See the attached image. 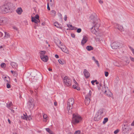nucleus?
<instances>
[{
    "instance_id": "1",
    "label": "nucleus",
    "mask_w": 134,
    "mask_h": 134,
    "mask_svg": "<svg viewBox=\"0 0 134 134\" xmlns=\"http://www.w3.org/2000/svg\"><path fill=\"white\" fill-rule=\"evenodd\" d=\"M90 21L93 23L94 26L91 28V32L93 34L96 35L98 34L99 31L98 29L99 27V24L97 22V20L96 18L93 15H91L90 17Z\"/></svg>"
},
{
    "instance_id": "2",
    "label": "nucleus",
    "mask_w": 134,
    "mask_h": 134,
    "mask_svg": "<svg viewBox=\"0 0 134 134\" xmlns=\"http://www.w3.org/2000/svg\"><path fill=\"white\" fill-rule=\"evenodd\" d=\"M82 120L81 117L77 114H73L72 122L74 124L79 123Z\"/></svg>"
},
{
    "instance_id": "3",
    "label": "nucleus",
    "mask_w": 134,
    "mask_h": 134,
    "mask_svg": "<svg viewBox=\"0 0 134 134\" xmlns=\"http://www.w3.org/2000/svg\"><path fill=\"white\" fill-rule=\"evenodd\" d=\"M7 13L9 12L12 10L13 8V4L9 2L5 3L4 4Z\"/></svg>"
},
{
    "instance_id": "4",
    "label": "nucleus",
    "mask_w": 134,
    "mask_h": 134,
    "mask_svg": "<svg viewBox=\"0 0 134 134\" xmlns=\"http://www.w3.org/2000/svg\"><path fill=\"white\" fill-rule=\"evenodd\" d=\"M58 43H56L59 47L61 49L62 51L65 52L67 53L68 51L66 47L65 46H63L62 45L61 42L60 40H59L58 41Z\"/></svg>"
},
{
    "instance_id": "5",
    "label": "nucleus",
    "mask_w": 134,
    "mask_h": 134,
    "mask_svg": "<svg viewBox=\"0 0 134 134\" xmlns=\"http://www.w3.org/2000/svg\"><path fill=\"white\" fill-rule=\"evenodd\" d=\"M64 81L65 85L68 86H69L71 85V81L69 77L65 76L64 79Z\"/></svg>"
},
{
    "instance_id": "6",
    "label": "nucleus",
    "mask_w": 134,
    "mask_h": 134,
    "mask_svg": "<svg viewBox=\"0 0 134 134\" xmlns=\"http://www.w3.org/2000/svg\"><path fill=\"white\" fill-rule=\"evenodd\" d=\"M34 99L31 98H30L27 103L28 107L29 109H32L34 106Z\"/></svg>"
},
{
    "instance_id": "7",
    "label": "nucleus",
    "mask_w": 134,
    "mask_h": 134,
    "mask_svg": "<svg viewBox=\"0 0 134 134\" xmlns=\"http://www.w3.org/2000/svg\"><path fill=\"white\" fill-rule=\"evenodd\" d=\"M97 36V40L99 41H103V36L104 35L103 32L99 31L98 32V34L96 35Z\"/></svg>"
},
{
    "instance_id": "8",
    "label": "nucleus",
    "mask_w": 134,
    "mask_h": 134,
    "mask_svg": "<svg viewBox=\"0 0 134 134\" xmlns=\"http://www.w3.org/2000/svg\"><path fill=\"white\" fill-rule=\"evenodd\" d=\"M74 102V100L73 98L69 99L68 101L67 107H69V108H72L73 107V105Z\"/></svg>"
},
{
    "instance_id": "9",
    "label": "nucleus",
    "mask_w": 134,
    "mask_h": 134,
    "mask_svg": "<svg viewBox=\"0 0 134 134\" xmlns=\"http://www.w3.org/2000/svg\"><path fill=\"white\" fill-rule=\"evenodd\" d=\"M119 43L118 41H115L111 44V46L113 49H116L119 47Z\"/></svg>"
},
{
    "instance_id": "10",
    "label": "nucleus",
    "mask_w": 134,
    "mask_h": 134,
    "mask_svg": "<svg viewBox=\"0 0 134 134\" xmlns=\"http://www.w3.org/2000/svg\"><path fill=\"white\" fill-rule=\"evenodd\" d=\"M0 13L4 14L7 13L4 4L0 7Z\"/></svg>"
},
{
    "instance_id": "11",
    "label": "nucleus",
    "mask_w": 134,
    "mask_h": 134,
    "mask_svg": "<svg viewBox=\"0 0 134 134\" xmlns=\"http://www.w3.org/2000/svg\"><path fill=\"white\" fill-rule=\"evenodd\" d=\"M102 117L99 114L97 113L94 116V120L95 121H98Z\"/></svg>"
},
{
    "instance_id": "12",
    "label": "nucleus",
    "mask_w": 134,
    "mask_h": 134,
    "mask_svg": "<svg viewBox=\"0 0 134 134\" xmlns=\"http://www.w3.org/2000/svg\"><path fill=\"white\" fill-rule=\"evenodd\" d=\"M83 74L87 78H88L90 76V74L89 72L86 69L84 70Z\"/></svg>"
},
{
    "instance_id": "13",
    "label": "nucleus",
    "mask_w": 134,
    "mask_h": 134,
    "mask_svg": "<svg viewBox=\"0 0 134 134\" xmlns=\"http://www.w3.org/2000/svg\"><path fill=\"white\" fill-rule=\"evenodd\" d=\"M90 98L88 97L87 96H86L85 100V104L86 105H88L90 103Z\"/></svg>"
},
{
    "instance_id": "14",
    "label": "nucleus",
    "mask_w": 134,
    "mask_h": 134,
    "mask_svg": "<svg viewBox=\"0 0 134 134\" xmlns=\"http://www.w3.org/2000/svg\"><path fill=\"white\" fill-rule=\"evenodd\" d=\"M87 41V37L86 36L84 37L81 42V44L82 45H83L86 43Z\"/></svg>"
},
{
    "instance_id": "15",
    "label": "nucleus",
    "mask_w": 134,
    "mask_h": 134,
    "mask_svg": "<svg viewBox=\"0 0 134 134\" xmlns=\"http://www.w3.org/2000/svg\"><path fill=\"white\" fill-rule=\"evenodd\" d=\"M4 80L6 83H10V80L9 77L8 76H5L4 77Z\"/></svg>"
},
{
    "instance_id": "16",
    "label": "nucleus",
    "mask_w": 134,
    "mask_h": 134,
    "mask_svg": "<svg viewBox=\"0 0 134 134\" xmlns=\"http://www.w3.org/2000/svg\"><path fill=\"white\" fill-rule=\"evenodd\" d=\"M5 24V19L2 17H0V25H3Z\"/></svg>"
},
{
    "instance_id": "17",
    "label": "nucleus",
    "mask_w": 134,
    "mask_h": 134,
    "mask_svg": "<svg viewBox=\"0 0 134 134\" xmlns=\"http://www.w3.org/2000/svg\"><path fill=\"white\" fill-rule=\"evenodd\" d=\"M117 25L118 26V29L121 32L124 31V29L122 26L119 24H117Z\"/></svg>"
},
{
    "instance_id": "18",
    "label": "nucleus",
    "mask_w": 134,
    "mask_h": 134,
    "mask_svg": "<svg viewBox=\"0 0 134 134\" xmlns=\"http://www.w3.org/2000/svg\"><path fill=\"white\" fill-rule=\"evenodd\" d=\"M36 76H37V78L38 79L39 77L41 76V74L39 72H35L34 73V75L33 76L34 77H36Z\"/></svg>"
},
{
    "instance_id": "19",
    "label": "nucleus",
    "mask_w": 134,
    "mask_h": 134,
    "mask_svg": "<svg viewBox=\"0 0 134 134\" xmlns=\"http://www.w3.org/2000/svg\"><path fill=\"white\" fill-rule=\"evenodd\" d=\"M104 111V109H100L97 113L99 114L100 116L101 117H102V114Z\"/></svg>"
},
{
    "instance_id": "20",
    "label": "nucleus",
    "mask_w": 134,
    "mask_h": 134,
    "mask_svg": "<svg viewBox=\"0 0 134 134\" xmlns=\"http://www.w3.org/2000/svg\"><path fill=\"white\" fill-rule=\"evenodd\" d=\"M23 11L22 9V8L20 7L18 8H17V9L16 10V12L17 13L19 14H21Z\"/></svg>"
},
{
    "instance_id": "21",
    "label": "nucleus",
    "mask_w": 134,
    "mask_h": 134,
    "mask_svg": "<svg viewBox=\"0 0 134 134\" xmlns=\"http://www.w3.org/2000/svg\"><path fill=\"white\" fill-rule=\"evenodd\" d=\"M124 61L126 62L125 65H126L129 63L130 61L127 57H125L124 58Z\"/></svg>"
},
{
    "instance_id": "22",
    "label": "nucleus",
    "mask_w": 134,
    "mask_h": 134,
    "mask_svg": "<svg viewBox=\"0 0 134 134\" xmlns=\"http://www.w3.org/2000/svg\"><path fill=\"white\" fill-rule=\"evenodd\" d=\"M42 60L44 62H46L48 59V57L47 55H46L42 57L41 58Z\"/></svg>"
},
{
    "instance_id": "23",
    "label": "nucleus",
    "mask_w": 134,
    "mask_h": 134,
    "mask_svg": "<svg viewBox=\"0 0 134 134\" xmlns=\"http://www.w3.org/2000/svg\"><path fill=\"white\" fill-rule=\"evenodd\" d=\"M10 65L12 67L16 68H18V65L15 62H12L11 64Z\"/></svg>"
},
{
    "instance_id": "24",
    "label": "nucleus",
    "mask_w": 134,
    "mask_h": 134,
    "mask_svg": "<svg viewBox=\"0 0 134 134\" xmlns=\"http://www.w3.org/2000/svg\"><path fill=\"white\" fill-rule=\"evenodd\" d=\"M46 53V51H41L40 52V57L41 58L45 56V54Z\"/></svg>"
},
{
    "instance_id": "25",
    "label": "nucleus",
    "mask_w": 134,
    "mask_h": 134,
    "mask_svg": "<svg viewBox=\"0 0 134 134\" xmlns=\"http://www.w3.org/2000/svg\"><path fill=\"white\" fill-rule=\"evenodd\" d=\"M54 25L57 28L62 29V27L61 24H59L57 22H55L54 23Z\"/></svg>"
},
{
    "instance_id": "26",
    "label": "nucleus",
    "mask_w": 134,
    "mask_h": 134,
    "mask_svg": "<svg viewBox=\"0 0 134 134\" xmlns=\"http://www.w3.org/2000/svg\"><path fill=\"white\" fill-rule=\"evenodd\" d=\"M105 94H106L109 97H111L112 95V93L108 89L107 90L106 93Z\"/></svg>"
},
{
    "instance_id": "27",
    "label": "nucleus",
    "mask_w": 134,
    "mask_h": 134,
    "mask_svg": "<svg viewBox=\"0 0 134 134\" xmlns=\"http://www.w3.org/2000/svg\"><path fill=\"white\" fill-rule=\"evenodd\" d=\"M56 12L54 10H52L51 11V15L52 16L54 17L56 15Z\"/></svg>"
},
{
    "instance_id": "28",
    "label": "nucleus",
    "mask_w": 134,
    "mask_h": 134,
    "mask_svg": "<svg viewBox=\"0 0 134 134\" xmlns=\"http://www.w3.org/2000/svg\"><path fill=\"white\" fill-rule=\"evenodd\" d=\"M69 107H67V109L68 110V113L69 115H71L72 114V108H69Z\"/></svg>"
},
{
    "instance_id": "29",
    "label": "nucleus",
    "mask_w": 134,
    "mask_h": 134,
    "mask_svg": "<svg viewBox=\"0 0 134 134\" xmlns=\"http://www.w3.org/2000/svg\"><path fill=\"white\" fill-rule=\"evenodd\" d=\"M59 63L62 64H65L66 63L65 61L63 59H60L58 60Z\"/></svg>"
},
{
    "instance_id": "30",
    "label": "nucleus",
    "mask_w": 134,
    "mask_h": 134,
    "mask_svg": "<svg viewBox=\"0 0 134 134\" xmlns=\"http://www.w3.org/2000/svg\"><path fill=\"white\" fill-rule=\"evenodd\" d=\"M86 49L88 51H90L93 49V47L91 46H87L86 47Z\"/></svg>"
},
{
    "instance_id": "31",
    "label": "nucleus",
    "mask_w": 134,
    "mask_h": 134,
    "mask_svg": "<svg viewBox=\"0 0 134 134\" xmlns=\"http://www.w3.org/2000/svg\"><path fill=\"white\" fill-rule=\"evenodd\" d=\"M23 115L24 116H21V118L23 119L27 120V115L25 113V114H24Z\"/></svg>"
},
{
    "instance_id": "32",
    "label": "nucleus",
    "mask_w": 134,
    "mask_h": 134,
    "mask_svg": "<svg viewBox=\"0 0 134 134\" xmlns=\"http://www.w3.org/2000/svg\"><path fill=\"white\" fill-rule=\"evenodd\" d=\"M46 131L48 132L50 134H54V133L53 132L50 130V129L48 128H47L46 129Z\"/></svg>"
},
{
    "instance_id": "33",
    "label": "nucleus",
    "mask_w": 134,
    "mask_h": 134,
    "mask_svg": "<svg viewBox=\"0 0 134 134\" xmlns=\"http://www.w3.org/2000/svg\"><path fill=\"white\" fill-rule=\"evenodd\" d=\"M108 89V87H104V88H102V92H104V94H106L107 90Z\"/></svg>"
},
{
    "instance_id": "34",
    "label": "nucleus",
    "mask_w": 134,
    "mask_h": 134,
    "mask_svg": "<svg viewBox=\"0 0 134 134\" xmlns=\"http://www.w3.org/2000/svg\"><path fill=\"white\" fill-rule=\"evenodd\" d=\"M113 64L115 66L119 67L121 66V65L119 64V63L115 61L114 62H113Z\"/></svg>"
},
{
    "instance_id": "35",
    "label": "nucleus",
    "mask_w": 134,
    "mask_h": 134,
    "mask_svg": "<svg viewBox=\"0 0 134 134\" xmlns=\"http://www.w3.org/2000/svg\"><path fill=\"white\" fill-rule=\"evenodd\" d=\"M5 36H4V38H5V37H7V38L8 37H9L10 36V35L7 32H5Z\"/></svg>"
},
{
    "instance_id": "36",
    "label": "nucleus",
    "mask_w": 134,
    "mask_h": 134,
    "mask_svg": "<svg viewBox=\"0 0 134 134\" xmlns=\"http://www.w3.org/2000/svg\"><path fill=\"white\" fill-rule=\"evenodd\" d=\"M11 72L14 76L16 77L17 76L18 74L17 72L12 70H11Z\"/></svg>"
},
{
    "instance_id": "37",
    "label": "nucleus",
    "mask_w": 134,
    "mask_h": 134,
    "mask_svg": "<svg viewBox=\"0 0 134 134\" xmlns=\"http://www.w3.org/2000/svg\"><path fill=\"white\" fill-rule=\"evenodd\" d=\"M130 58L131 61L134 62V54L130 56Z\"/></svg>"
},
{
    "instance_id": "38",
    "label": "nucleus",
    "mask_w": 134,
    "mask_h": 134,
    "mask_svg": "<svg viewBox=\"0 0 134 134\" xmlns=\"http://www.w3.org/2000/svg\"><path fill=\"white\" fill-rule=\"evenodd\" d=\"M43 118L44 119V121L45 122H46L47 120V115L46 114H44L43 115Z\"/></svg>"
},
{
    "instance_id": "39",
    "label": "nucleus",
    "mask_w": 134,
    "mask_h": 134,
    "mask_svg": "<svg viewBox=\"0 0 134 134\" xmlns=\"http://www.w3.org/2000/svg\"><path fill=\"white\" fill-rule=\"evenodd\" d=\"M37 20L34 17H32V22H34L35 23H36Z\"/></svg>"
},
{
    "instance_id": "40",
    "label": "nucleus",
    "mask_w": 134,
    "mask_h": 134,
    "mask_svg": "<svg viewBox=\"0 0 134 134\" xmlns=\"http://www.w3.org/2000/svg\"><path fill=\"white\" fill-rule=\"evenodd\" d=\"M91 94L92 92L91 91H90L88 93L86 96H87L88 97L90 98Z\"/></svg>"
},
{
    "instance_id": "41",
    "label": "nucleus",
    "mask_w": 134,
    "mask_h": 134,
    "mask_svg": "<svg viewBox=\"0 0 134 134\" xmlns=\"http://www.w3.org/2000/svg\"><path fill=\"white\" fill-rule=\"evenodd\" d=\"M108 120V118H105L104 119V120L103 121V124H105L106 122H107Z\"/></svg>"
},
{
    "instance_id": "42",
    "label": "nucleus",
    "mask_w": 134,
    "mask_h": 134,
    "mask_svg": "<svg viewBox=\"0 0 134 134\" xmlns=\"http://www.w3.org/2000/svg\"><path fill=\"white\" fill-rule=\"evenodd\" d=\"M13 104L12 102H10L9 104H7V107L9 108Z\"/></svg>"
},
{
    "instance_id": "43",
    "label": "nucleus",
    "mask_w": 134,
    "mask_h": 134,
    "mask_svg": "<svg viewBox=\"0 0 134 134\" xmlns=\"http://www.w3.org/2000/svg\"><path fill=\"white\" fill-rule=\"evenodd\" d=\"M129 48H130V50L132 52L133 54H134V49L131 46H129Z\"/></svg>"
},
{
    "instance_id": "44",
    "label": "nucleus",
    "mask_w": 134,
    "mask_h": 134,
    "mask_svg": "<svg viewBox=\"0 0 134 134\" xmlns=\"http://www.w3.org/2000/svg\"><path fill=\"white\" fill-rule=\"evenodd\" d=\"M10 83H7V87L8 88H10Z\"/></svg>"
},
{
    "instance_id": "45",
    "label": "nucleus",
    "mask_w": 134,
    "mask_h": 134,
    "mask_svg": "<svg viewBox=\"0 0 134 134\" xmlns=\"http://www.w3.org/2000/svg\"><path fill=\"white\" fill-rule=\"evenodd\" d=\"M80 130H77L76 131L74 134H80Z\"/></svg>"
},
{
    "instance_id": "46",
    "label": "nucleus",
    "mask_w": 134,
    "mask_h": 134,
    "mask_svg": "<svg viewBox=\"0 0 134 134\" xmlns=\"http://www.w3.org/2000/svg\"><path fill=\"white\" fill-rule=\"evenodd\" d=\"M6 65V64L5 63H3L1 64V66L2 67H4Z\"/></svg>"
},
{
    "instance_id": "47",
    "label": "nucleus",
    "mask_w": 134,
    "mask_h": 134,
    "mask_svg": "<svg viewBox=\"0 0 134 134\" xmlns=\"http://www.w3.org/2000/svg\"><path fill=\"white\" fill-rule=\"evenodd\" d=\"M77 29V28L74 26H73L72 28H70V29L72 30H75Z\"/></svg>"
},
{
    "instance_id": "48",
    "label": "nucleus",
    "mask_w": 134,
    "mask_h": 134,
    "mask_svg": "<svg viewBox=\"0 0 134 134\" xmlns=\"http://www.w3.org/2000/svg\"><path fill=\"white\" fill-rule=\"evenodd\" d=\"M27 120H31L32 119L31 117L30 116H27Z\"/></svg>"
},
{
    "instance_id": "49",
    "label": "nucleus",
    "mask_w": 134,
    "mask_h": 134,
    "mask_svg": "<svg viewBox=\"0 0 134 134\" xmlns=\"http://www.w3.org/2000/svg\"><path fill=\"white\" fill-rule=\"evenodd\" d=\"M94 61L96 63V64L97 65V66L98 67H99V65L98 61L97 60H94Z\"/></svg>"
},
{
    "instance_id": "50",
    "label": "nucleus",
    "mask_w": 134,
    "mask_h": 134,
    "mask_svg": "<svg viewBox=\"0 0 134 134\" xmlns=\"http://www.w3.org/2000/svg\"><path fill=\"white\" fill-rule=\"evenodd\" d=\"M81 31V29L80 28L78 29L77 31V32L78 33H79Z\"/></svg>"
},
{
    "instance_id": "51",
    "label": "nucleus",
    "mask_w": 134,
    "mask_h": 134,
    "mask_svg": "<svg viewBox=\"0 0 134 134\" xmlns=\"http://www.w3.org/2000/svg\"><path fill=\"white\" fill-rule=\"evenodd\" d=\"M124 127H123V130H124V131L125 130H126L128 129L127 126H126V127H125V126H126L125 125H124Z\"/></svg>"
},
{
    "instance_id": "52",
    "label": "nucleus",
    "mask_w": 134,
    "mask_h": 134,
    "mask_svg": "<svg viewBox=\"0 0 134 134\" xmlns=\"http://www.w3.org/2000/svg\"><path fill=\"white\" fill-rule=\"evenodd\" d=\"M47 9L49 10H50V8L49 6V3L47 2Z\"/></svg>"
},
{
    "instance_id": "53",
    "label": "nucleus",
    "mask_w": 134,
    "mask_h": 134,
    "mask_svg": "<svg viewBox=\"0 0 134 134\" xmlns=\"http://www.w3.org/2000/svg\"><path fill=\"white\" fill-rule=\"evenodd\" d=\"M119 130H115L114 132V133L115 134H116L118 132H119Z\"/></svg>"
},
{
    "instance_id": "54",
    "label": "nucleus",
    "mask_w": 134,
    "mask_h": 134,
    "mask_svg": "<svg viewBox=\"0 0 134 134\" xmlns=\"http://www.w3.org/2000/svg\"><path fill=\"white\" fill-rule=\"evenodd\" d=\"M68 26L69 28L70 29V28H72L73 26L71 24H68Z\"/></svg>"
},
{
    "instance_id": "55",
    "label": "nucleus",
    "mask_w": 134,
    "mask_h": 134,
    "mask_svg": "<svg viewBox=\"0 0 134 134\" xmlns=\"http://www.w3.org/2000/svg\"><path fill=\"white\" fill-rule=\"evenodd\" d=\"M35 18L36 19H39V15L37 14L36 15Z\"/></svg>"
},
{
    "instance_id": "56",
    "label": "nucleus",
    "mask_w": 134,
    "mask_h": 134,
    "mask_svg": "<svg viewBox=\"0 0 134 134\" xmlns=\"http://www.w3.org/2000/svg\"><path fill=\"white\" fill-rule=\"evenodd\" d=\"M105 75L106 77H107L108 76L109 73L108 72H105Z\"/></svg>"
},
{
    "instance_id": "57",
    "label": "nucleus",
    "mask_w": 134,
    "mask_h": 134,
    "mask_svg": "<svg viewBox=\"0 0 134 134\" xmlns=\"http://www.w3.org/2000/svg\"><path fill=\"white\" fill-rule=\"evenodd\" d=\"M99 3L100 4H102L103 3V1L101 0H99Z\"/></svg>"
},
{
    "instance_id": "58",
    "label": "nucleus",
    "mask_w": 134,
    "mask_h": 134,
    "mask_svg": "<svg viewBox=\"0 0 134 134\" xmlns=\"http://www.w3.org/2000/svg\"><path fill=\"white\" fill-rule=\"evenodd\" d=\"M67 16L66 15H65V16L64 17V20L65 21H66L67 20Z\"/></svg>"
},
{
    "instance_id": "59",
    "label": "nucleus",
    "mask_w": 134,
    "mask_h": 134,
    "mask_svg": "<svg viewBox=\"0 0 134 134\" xmlns=\"http://www.w3.org/2000/svg\"><path fill=\"white\" fill-rule=\"evenodd\" d=\"M95 82H96V84L97 85L99 83V82L97 81V80H94Z\"/></svg>"
},
{
    "instance_id": "60",
    "label": "nucleus",
    "mask_w": 134,
    "mask_h": 134,
    "mask_svg": "<svg viewBox=\"0 0 134 134\" xmlns=\"http://www.w3.org/2000/svg\"><path fill=\"white\" fill-rule=\"evenodd\" d=\"M91 83L93 85H94V83L95 82L94 80H93L91 81Z\"/></svg>"
},
{
    "instance_id": "61",
    "label": "nucleus",
    "mask_w": 134,
    "mask_h": 134,
    "mask_svg": "<svg viewBox=\"0 0 134 134\" xmlns=\"http://www.w3.org/2000/svg\"><path fill=\"white\" fill-rule=\"evenodd\" d=\"M40 19H37V23L36 24H37L38 23H40Z\"/></svg>"
},
{
    "instance_id": "62",
    "label": "nucleus",
    "mask_w": 134,
    "mask_h": 134,
    "mask_svg": "<svg viewBox=\"0 0 134 134\" xmlns=\"http://www.w3.org/2000/svg\"><path fill=\"white\" fill-rule=\"evenodd\" d=\"M76 85H73V88L74 89L76 88Z\"/></svg>"
},
{
    "instance_id": "63",
    "label": "nucleus",
    "mask_w": 134,
    "mask_h": 134,
    "mask_svg": "<svg viewBox=\"0 0 134 134\" xmlns=\"http://www.w3.org/2000/svg\"><path fill=\"white\" fill-rule=\"evenodd\" d=\"M55 57L57 58H59V56L57 54H55Z\"/></svg>"
},
{
    "instance_id": "64",
    "label": "nucleus",
    "mask_w": 134,
    "mask_h": 134,
    "mask_svg": "<svg viewBox=\"0 0 134 134\" xmlns=\"http://www.w3.org/2000/svg\"><path fill=\"white\" fill-rule=\"evenodd\" d=\"M37 24H35V26H34V28L35 29H36V27L37 26Z\"/></svg>"
}]
</instances>
